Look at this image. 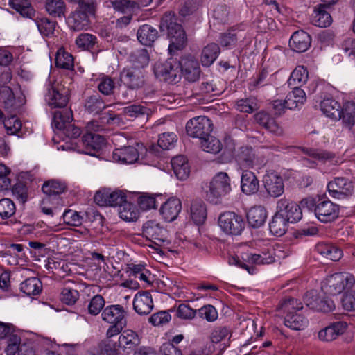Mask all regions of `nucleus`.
I'll use <instances>...</instances> for the list:
<instances>
[{
  "label": "nucleus",
  "instance_id": "1",
  "mask_svg": "<svg viewBox=\"0 0 355 355\" xmlns=\"http://www.w3.org/2000/svg\"><path fill=\"white\" fill-rule=\"evenodd\" d=\"M159 28L161 31H167L168 37L170 38L168 51L171 55L186 46L187 38L185 31L182 26L177 23L174 14L165 13L162 17Z\"/></svg>",
  "mask_w": 355,
  "mask_h": 355
},
{
  "label": "nucleus",
  "instance_id": "2",
  "mask_svg": "<svg viewBox=\"0 0 355 355\" xmlns=\"http://www.w3.org/2000/svg\"><path fill=\"white\" fill-rule=\"evenodd\" d=\"M302 308V303L294 298L285 300L281 304L279 309L286 313L284 324L287 327L293 330H301L307 326L308 320L299 313Z\"/></svg>",
  "mask_w": 355,
  "mask_h": 355
},
{
  "label": "nucleus",
  "instance_id": "3",
  "mask_svg": "<svg viewBox=\"0 0 355 355\" xmlns=\"http://www.w3.org/2000/svg\"><path fill=\"white\" fill-rule=\"evenodd\" d=\"M205 190V198L212 204L220 202L223 197L228 194L231 190V180L227 173L219 172L216 173Z\"/></svg>",
  "mask_w": 355,
  "mask_h": 355
},
{
  "label": "nucleus",
  "instance_id": "4",
  "mask_svg": "<svg viewBox=\"0 0 355 355\" xmlns=\"http://www.w3.org/2000/svg\"><path fill=\"white\" fill-rule=\"evenodd\" d=\"M126 312L121 305H110L106 306L101 313L103 321L110 324L107 334L119 335L127 324Z\"/></svg>",
  "mask_w": 355,
  "mask_h": 355
},
{
  "label": "nucleus",
  "instance_id": "5",
  "mask_svg": "<svg viewBox=\"0 0 355 355\" xmlns=\"http://www.w3.org/2000/svg\"><path fill=\"white\" fill-rule=\"evenodd\" d=\"M355 283L354 277L349 273H335L326 279L322 289L327 294L336 295L344 290L352 287Z\"/></svg>",
  "mask_w": 355,
  "mask_h": 355
},
{
  "label": "nucleus",
  "instance_id": "6",
  "mask_svg": "<svg viewBox=\"0 0 355 355\" xmlns=\"http://www.w3.org/2000/svg\"><path fill=\"white\" fill-rule=\"evenodd\" d=\"M178 60L173 58L157 61L153 66V73L160 80L169 83H176L180 80Z\"/></svg>",
  "mask_w": 355,
  "mask_h": 355
},
{
  "label": "nucleus",
  "instance_id": "7",
  "mask_svg": "<svg viewBox=\"0 0 355 355\" xmlns=\"http://www.w3.org/2000/svg\"><path fill=\"white\" fill-rule=\"evenodd\" d=\"M218 225L228 235H240L245 227V221L241 215L234 211H225L218 218Z\"/></svg>",
  "mask_w": 355,
  "mask_h": 355
},
{
  "label": "nucleus",
  "instance_id": "8",
  "mask_svg": "<svg viewBox=\"0 0 355 355\" xmlns=\"http://www.w3.org/2000/svg\"><path fill=\"white\" fill-rule=\"evenodd\" d=\"M213 130V124L211 120L205 116H199L190 119L186 125V131L188 135L205 139Z\"/></svg>",
  "mask_w": 355,
  "mask_h": 355
},
{
  "label": "nucleus",
  "instance_id": "9",
  "mask_svg": "<svg viewBox=\"0 0 355 355\" xmlns=\"http://www.w3.org/2000/svg\"><path fill=\"white\" fill-rule=\"evenodd\" d=\"M329 196L336 199H345L354 192L352 181L345 177H336L327 184Z\"/></svg>",
  "mask_w": 355,
  "mask_h": 355
},
{
  "label": "nucleus",
  "instance_id": "10",
  "mask_svg": "<svg viewBox=\"0 0 355 355\" xmlns=\"http://www.w3.org/2000/svg\"><path fill=\"white\" fill-rule=\"evenodd\" d=\"M69 90L59 83L49 85L46 94V101L52 107H64L69 101Z\"/></svg>",
  "mask_w": 355,
  "mask_h": 355
},
{
  "label": "nucleus",
  "instance_id": "11",
  "mask_svg": "<svg viewBox=\"0 0 355 355\" xmlns=\"http://www.w3.org/2000/svg\"><path fill=\"white\" fill-rule=\"evenodd\" d=\"M241 259L243 261L240 260L238 257H233L230 260V263L245 269L249 273H252L250 271L252 268L249 264H270L275 261V257L272 254L263 252L262 254L245 252L241 254Z\"/></svg>",
  "mask_w": 355,
  "mask_h": 355
},
{
  "label": "nucleus",
  "instance_id": "12",
  "mask_svg": "<svg viewBox=\"0 0 355 355\" xmlns=\"http://www.w3.org/2000/svg\"><path fill=\"white\" fill-rule=\"evenodd\" d=\"M180 77L190 83L197 81L200 76V67L198 61L192 55H185L178 61Z\"/></svg>",
  "mask_w": 355,
  "mask_h": 355
},
{
  "label": "nucleus",
  "instance_id": "13",
  "mask_svg": "<svg viewBox=\"0 0 355 355\" xmlns=\"http://www.w3.org/2000/svg\"><path fill=\"white\" fill-rule=\"evenodd\" d=\"M24 103V98L21 96L16 98L10 87L0 86V105L8 113H19Z\"/></svg>",
  "mask_w": 355,
  "mask_h": 355
},
{
  "label": "nucleus",
  "instance_id": "14",
  "mask_svg": "<svg viewBox=\"0 0 355 355\" xmlns=\"http://www.w3.org/2000/svg\"><path fill=\"white\" fill-rule=\"evenodd\" d=\"M277 211L291 223H297L302 218V211L300 206L295 202L287 198H281L277 201Z\"/></svg>",
  "mask_w": 355,
  "mask_h": 355
},
{
  "label": "nucleus",
  "instance_id": "15",
  "mask_svg": "<svg viewBox=\"0 0 355 355\" xmlns=\"http://www.w3.org/2000/svg\"><path fill=\"white\" fill-rule=\"evenodd\" d=\"M94 198L99 206L119 207L126 200V196L121 191L103 189L97 191Z\"/></svg>",
  "mask_w": 355,
  "mask_h": 355
},
{
  "label": "nucleus",
  "instance_id": "16",
  "mask_svg": "<svg viewBox=\"0 0 355 355\" xmlns=\"http://www.w3.org/2000/svg\"><path fill=\"white\" fill-rule=\"evenodd\" d=\"M263 183L266 192L271 197H279L284 191L283 178L275 171L266 172L263 178Z\"/></svg>",
  "mask_w": 355,
  "mask_h": 355
},
{
  "label": "nucleus",
  "instance_id": "17",
  "mask_svg": "<svg viewBox=\"0 0 355 355\" xmlns=\"http://www.w3.org/2000/svg\"><path fill=\"white\" fill-rule=\"evenodd\" d=\"M142 234L156 245H161L167 241L166 230L155 220H148L142 227Z\"/></svg>",
  "mask_w": 355,
  "mask_h": 355
},
{
  "label": "nucleus",
  "instance_id": "18",
  "mask_svg": "<svg viewBox=\"0 0 355 355\" xmlns=\"http://www.w3.org/2000/svg\"><path fill=\"white\" fill-rule=\"evenodd\" d=\"M121 80L130 90H137L141 88L145 83L143 71L139 69H124L121 73Z\"/></svg>",
  "mask_w": 355,
  "mask_h": 355
},
{
  "label": "nucleus",
  "instance_id": "19",
  "mask_svg": "<svg viewBox=\"0 0 355 355\" xmlns=\"http://www.w3.org/2000/svg\"><path fill=\"white\" fill-rule=\"evenodd\" d=\"M315 214L322 223H329L338 217L339 207L330 200H324L315 205Z\"/></svg>",
  "mask_w": 355,
  "mask_h": 355
},
{
  "label": "nucleus",
  "instance_id": "20",
  "mask_svg": "<svg viewBox=\"0 0 355 355\" xmlns=\"http://www.w3.org/2000/svg\"><path fill=\"white\" fill-rule=\"evenodd\" d=\"M304 302L311 309L317 311L329 312L335 306L334 302L331 299L326 297H319L315 291H311L306 293Z\"/></svg>",
  "mask_w": 355,
  "mask_h": 355
},
{
  "label": "nucleus",
  "instance_id": "21",
  "mask_svg": "<svg viewBox=\"0 0 355 355\" xmlns=\"http://www.w3.org/2000/svg\"><path fill=\"white\" fill-rule=\"evenodd\" d=\"M347 323L344 321L331 322L327 327L319 331L318 337L323 342H331L343 335L347 329Z\"/></svg>",
  "mask_w": 355,
  "mask_h": 355
},
{
  "label": "nucleus",
  "instance_id": "22",
  "mask_svg": "<svg viewBox=\"0 0 355 355\" xmlns=\"http://www.w3.org/2000/svg\"><path fill=\"white\" fill-rule=\"evenodd\" d=\"M254 119L257 124L269 132L276 136L283 135V128L269 113L263 110L258 112L254 115Z\"/></svg>",
  "mask_w": 355,
  "mask_h": 355
},
{
  "label": "nucleus",
  "instance_id": "23",
  "mask_svg": "<svg viewBox=\"0 0 355 355\" xmlns=\"http://www.w3.org/2000/svg\"><path fill=\"white\" fill-rule=\"evenodd\" d=\"M133 308L139 315H148L153 309V302L150 292H138L134 297Z\"/></svg>",
  "mask_w": 355,
  "mask_h": 355
},
{
  "label": "nucleus",
  "instance_id": "24",
  "mask_svg": "<svg viewBox=\"0 0 355 355\" xmlns=\"http://www.w3.org/2000/svg\"><path fill=\"white\" fill-rule=\"evenodd\" d=\"M114 161L123 164H133L139 158V149L133 146H123L114 150Z\"/></svg>",
  "mask_w": 355,
  "mask_h": 355
},
{
  "label": "nucleus",
  "instance_id": "25",
  "mask_svg": "<svg viewBox=\"0 0 355 355\" xmlns=\"http://www.w3.org/2000/svg\"><path fill=\"white\" fill-rule=\"evenodd\" d=\"M311 36L304 31H295L290 38L289 46L297 53L305 52L311 46Z\"/></svg>",
  "mask_w": 355,
  "mask_h": 355
},
{
  "label": "nucleus",
  "instance_id": "26",
  "mask_svg": "<svg viewBox=\"0 0 355 355\" xmlns=\"http://www.w3.org/2000/svg\"><path fill=\"white\" fill-rule=\"evenodd\" d=\"M127 272L129 273L130 277L138 278L143 283V288H147L153 284V276L150 271L142 264H129Z\"/></svg>",
  "mask_w": 355,
  "mask_h": 355
},
{
  "label": "nucleus",
  "instance_id": "27",
  "mask_svg": "<svg viewBox=\"0 0 355 355\" xmlns=\"http://www.w3.org/2000/svg\"><path fill=\"white\" fill-rule=\"evenodd\" d=\"M82 142L85 147V153L94 155L105 144V138L98 134L88 132L83 135Z\"/></svg>",
  "mask_w": 355,
  "mask_h": 355
},
{
  "label": "nucleus",
  "instance_id": "28",
  "mask_svg": "<svg viewBox=\"0 0 355 355\" xmlns=\"http://www.w3.org/2000/svg\"><path fill=\"white\" fill-rule=\"evenodd\" d=\"M241 188L243 193H256L259 189V182L255 174L249 170H243L241 177Z\"/></svg>",
  "mask_w": 355,
  "mask_h": 355
},
{
  "label": "nucleus",
  "instance_id": "29",
  "mask_svg": "<svg viewBox=\"0 0 355 355\" xmlns=\"http://www.w3.org/2000/svg\"><path fill=\"white\" fill-rule=\"evenodd\" d=\"M182 209V203L180 199L169 198L160 209V213L164 220L168 222L173 221Z\"/></svg>",
  "mask_w": 355,
  "mask_h": 355
},
{
  "label": "nucleus",
  "instance_id": "30",
  "mask_svg": "<svg viewBox=\"0 0 355 355\" xmlns=\"http://www.w3.org/2000/svg\"><path fill=\"white\" fill-rule=\"evenodd\" d=\"M67 23L70 29L74 31L87 29L89 26L88 15L77 9L70 14L67 19Z\"/></svg>",
  "mask_w": 355,
  "mask_h": 355
},
{
  "label": "nucleus",
  "instance_id": "31",
  "mask_svg": "<svg viewBox=\"0 0 355 355\" xmlns=\"http://www.w3.org/2000/svg\"><path fill=\"white\" fill-rule=\"evenodd\" d=\"M266 218L267 211L263 206H254L250 209L247 214L248 222L254 228L261 227Z\"/></svg>",
  "mask_w": 355,
  "mask_h": 355
},
{
  "label": "nucleus",
  "instance_id": "32",
  "mask_svg": "<svg viewBox=\"0 0 355 355\" xmlns=\"http://www.w3.org/2000/svg\"><path fill=\"white\" fill-rule=\"evenodd\" d=\"M171 165L178 179L184 180L189 177L190 169L187 159L184 156L179 155L173 157L171 160Z\"/></svg>",
  "mask_w": 355,
  "mask_h": 355
},
{
  "label": "nucleus",
  "instance_id": "33",
  "mask_svg": "<svg viewBox=\"0 0 355 355\" xmlns=\"http://www.w3.org/2000/svg\"><path fill=\"white\" fill-rule=\"evenodd\" d=\"M138 40L145 46H151L158 37V31L152 26L144 24L137 33Z\"/></svg>",
  "mask_w": 355,
  "mask_h": 355
},
{
  "label": "nucleus",
  "instance_id": "34",
  "mask_svg": "<svg viewBox=\"0 0 355 355\" xmlns=\"http://www.w3.org/2000/svg\"><path fill=\"white\" fill-rule=\"evenodd\" d=\"M320 109L327 116L333 119H340V105L332 98H326L321 101Z\"/></svg>",
  "mask_w": 355,
  "mask_h": 355
},
{
  "label": "nucleus",
  "instance_id": "35",
  "mask_svg": "<svg viewBox=\"0 0 355 355\" xmlns=\"http://www.w3.org/2000/svg\"><path fill=\"white\" fill-rule=\"evenodd\" d=\"M190 216L196 225L204 223L207 218V209L202 200H195L192 201L190 207Z\"/></svg>",
  "mask_w": 355,
  "mask_h": 355
},
{
  "label": "nucleus",
  "instance_id": "36",
  "mask_svg": "<svg viewBox=\"0 0 355 355\" xmlns=\"http://www.w3.org/2000/svg\"><path fill=\"white\" fill-rule=\"evenodd\" d=\"M149 54L146 49H139L132 51L129 55L131 68L142 70L149 63Z\"/></svg>",
  "mask_w": 355,
  "mask_h": 355
},
{
  "label": "nucleus",
  "instance_id": "37",
  "mask_svg": "<svg viewBox=\"0 0 355 355\" xmlns=\"http://www.w3.org/2000/svg\"><path fill=\"white\" fill-rule=\"evenodd\" d=\"M315 250L327 259L337 261L343 255V252L338 247L327 243H319L315 246Z\"/></svg>",
  "mask_w": 355,
  "mask_h": 355
},
{
  "label": "nucleus",
  "instance_id": "38",
  "mask_svg": "<svg viewBox=\"0 0 355 355\" xmlns=\"http://www.w3.org/2000/svg\"><path fill=\"white\" fill-rule=\"evenodd\" d=\"M107 106L102 97L98 93H95L86 98L84 104L85 110L94 114H99Z\"/></svg>",
  "mask_w": 355,
  "mask_h": 355
},
{
  "label": "nucleus",
  "instance_id": "39",
  "mask_svg": "<svg viewBox=\"0 0 355 355\" xmlns=\"http://www.w3.org/2000/svg\"><path fill=\"white\" fill-rule=\"evenodd\" d=\"M305 92L298 86H295L293 91L289 92L286 98L287 108L293 110L302 106L306 101Z\"/></svg>",
  "mask_w": 355,
  "mask_h": 355
},
{
  "label": "nucleus",
  "instance_id": "40",
  "mask_svg": "<svg viewBox=\"0 0 355 355\" xmlns=\"http://www.w3.org/2000/svg\"><path fill=\"white\" fill-rule=\"evenodd\" d=\"M67 189V184L60 180L51 179L45 181L42 190L46 196H57L64 193Z\"/></svg>",
  "mask_w": 355,
  "mask_h": 355
},
{
  "label": "nucleus",
  "instance_id": "41",
  "mask_svg": "<svg viewBox=\"0 0 355 355\" xmlns=\"http://www.w3.org/2000/svg\"><path fill=\"white\" fill-rule=\"evenodd\" d=\"M288 223L289 222L277 211L270 223V231L273 235L281 236L286 233Z\"/></svg>",
  "mask_w": 355,
  "mask_h": 355
},
{
  "label": "nucleus",
  "instance_id": "42",
  "mask_svg": "<svg viewBox=\"0 0 355 355\" xmlns=\"http://www.w3.org/2000/svg\"><path fill=\"white\" fill-rule=\"evenodd\" d=\"M44 7L46 12L53 17H65L67 6L63 0H45Z\"/></svg>",
  "mask_w": 355,
  "mask_h": 355
},
{
  "label": "nucleus",
  "instance_id": "43",
  "mask_svg": "<svg viewBox=\"0 0 355 355\" xmlns=\"http://www.w3.org/2000/svg\"><path fill=\"white\" fill-rule=\"evenodd\" d=\"M117 340L121 349H133L140 343L138 335L129 329L123 331Z\"/></svg>",
  "mask_w": 355,
  "mask_h": 355
},
{
  "label": "nucleus",
  "instance_id": "44",
  "mask_svg": "<svg viewBox=\"0 0 355 355\" xmlns=\"http://www.w3.org/2000/svg\"><path fill=\"white\" fill-rule=\"evenodd\" d=\"M220 52V47L216 43L205 46L201 53V62L203 66L209 67L214 63Z\"/></svg>",
  "mask_w": 355,
  "mask_h": 355
},
{
  "label": "nucleus",
  "instance_id": "45",
  "mask_svg": "<svg viewBox=\"0 0 355 355\" xmlns=\"http://www.w3.org/2000/svg\"><path fill=\"white\" fill-rule=\"evenodd\" d=\"M9 5L24 17L31 19L35 15V10L28 0H9Z\"/></svg>",
  "mask_w": 355,
  "mask_h": 355
},
{
  "label": "nucleus",
  "instance_id": "46",
  "mask_svg": "<svg viewBox=\"0 0 355 355\" xmlns=\"http://www.w3.org/2000/svg\"><path fill=\"white\" fill-rule=\"evenodd\" d=\"M327 8L324 6H318L314 10V13L312 16V24L319 27L329 26L332 21L330 14L327 12Z\"/></svg>",
  "mask_w": 355,
  "mask_h": 355
},
{
  "label": "nucleus",
  "instance_id": "47",
  "mask_svg": "<svg viewBox=\"0 0 355 355\" xmlns=\"http://www.w3.org/2000/svg\"><path fill=\"white\" fill-rule=\"evenodd\" d=\"M340 119L346 127L351 129L355 123V103L346 102L340 110Z\"/></svg>",
  "mask_w": 355,
  "mask_h": 355
},
{
  "label": "nucleus",
  "instance_id": "48",
  "mask_svg": "<svg viewBox=\"0 0 355 355\" xmlns=\"http://www.w3.org/2000/svg\"><path fill=\"white\" fill-rule=\"evenodd\" d=\"M116 335L110 336L106 333V338L99 344V348L101 353L104 355H118L121 347L118 340L114 339Z\"/></svg>",
  "mask_w": 355,
  "mask_h": 355
},
{
  "label": "nucleus",
  "instance_id": "49",
  "mask_svg": "<svg viewBox=\"0 0 355 355\" xmlns=\"http://www.w3.org/2000/svg\"><path fill=\"white\" fill-rule=\"evenodd\" d=\"M236 159L241 165L252 167L255 159V154L252 148L250 146L239 148L236 155Z\"/></svg>",
  "mask_w": 355,
  "mask_h": 355
},
{
  "label": "nucleus",
  "instance_id": "50",
  "mask_svg": "<svg viewBox=\"0 0 355 355\" xmlns=\"http://www.w3.org/2000/svg\"><path fill=\"white\" fill-rule=\"evenodd\" d=\"M309 73L308 70L304 66H297L291 73V75L288 80L289 86L299 87L305 84L308 80Z\"/></svg>",
  "mask_w": 355,
  "mask_h": 355
},
{
  "label": "nucleus",
  "instance_id": "51",
  "mask_svg": "<svg viewBox=\"0 0 355 355\" xmlns=\"http://www.w3.org/2000/svg\"><path fill=\"white\" fill-rule=\"evenodd\" d=\"M20 289L28 296L37 295L42 291V284L37 277L28 278L21 284Z\"/></svg>",
  "mask_w": 355,
  "mask_h": 355
},
{
  "label": "nucleus",
  "instance_id": "52",
  "mask_svg": "<svg viewBox=\"0 0 355 355\" xmlns=\"http://www.w3.org/2000/svg\"><path fill=\"white\" fill-rule=\"evenodd\" d=\"M257 99L254 97L239 99L235 103V108L241 112L251 114L259 108Z\"/></svg>",
  "mask_w": 355,
  "mask_h": 355
},
{
  "label": "nucleus",
  "instance_id": "53",
  "mask_svg": "<svg viewBox=\"0 0 355 355\" xmlns=\"http://www.w3.org/2000/svg\"><path fill=\"white\" fill-rule=\"evenodd\" d=\"M73 120V114L71 110H64L62 111H55L53 113V125L60 130Z\"/></svg>",
  "mask_w": 355,
  "mask_h": 355
},
{
  "label": "nucleus",
  "instance_id": "54",
  "mask_svg": "<svg viewBox=\"0 0 355 355\" xmlns=\"http://www.w3.org/2000/svg\"><path fill=\"white\" fill-rule=\"evenodd\" d=\"M302 150L305 155L324 163L331 162L336 157L334 153L322 149L302 148Z\"/></svg>",
  "mask_w": 355,
  "mask_h": 355
},
{
  "label": "nucleus",
  "instance_id": "55",
  "mask_svg": "<svg viewBox=\"0 0 355 355\" xmlns=\"http://www.w3.org/2000/svg\"><path fill=\"white\" fill-rule=\"evenodd\" d=\"M40 33L44 37H51L54 34L57 22L47 17L37 18L35 20Z\"/></svg>",
  "mask_w": 355,
  "mask_h": 355
},
{
  "label": "nucleus",
  "instance_id": "56",
  "mask_svg": "<svg viewBox=\"0 0 355 355\" xmlns=\"http://www.w3.org/2000/svg\"><path fill=\"white\" fill-rule=\"evenodd\" d=\"M119 214L121 218L126 221H132L139 216V212L136 207L127 200L119 206Z\"/></svg>",
  "mask_w": 355,
  "mask_h": 355
},
{
  "label": "nucleus",
  "instance_id": "57",
  "mask_svg": "<svg viewBox=\"0 0 355 355\" xmlns=\"http://www.w3.org/2000/svg\"><path fill=\"white\" fill-rule=\"evenodd\" d=\"M10 116H8L6 121H4V128L6 130V133L8 135H18L21 132L22 128L21 121L17 118L16 114L17 113H9Z\"/></svg>",
  "mask_w": 355,
  "mask_h": 355
},
{
  "label": "nucleus",
  "instance_id": "58",
  "mask_svg": "<svg viewBox=\"0 0 355 355\" xmlns=\"http://www.w3.org/2000/svg\"><path fill=\"white\" fill-rule=\"evenodd\" d=\"M55 65L58 68L72 69L73 68V58L68 52L59 49L55 56Z\"/></svg>",
  "mask_w": 355,
  "mask_h": 355
},
{
  "label": "nucleus",
  "instance_id": "59",
  "mask_svg": "<svg viewBox=\"0 0 355 355\" xmlns=\"http://www.w3.org/2000/svg\"><path fill=\"white\" fill-rule=\"evenodd\" d=\"M200 145L204 151L214 154L219 153L222 149L220 141L210 135L201 139Z\"/></svg>",
  "mask_w": 355,
  "mask_h": 355
},
{
  "label": "nucleus",
  "instance_id": "60",
  "mask_svg": "<svg viewBox=\"0 0 355 355\" xmlns=\"http://www.w3.org/2000/svg\"><path fill=\"white\" fill-rule=\"evenodd\" d=\"M98 89L105 96L114 94L115 89V82L113 78L108 76H103L98 79Z\"/></svg>",
  "mask_w": 355,
  "mask_h": 355
},
{
  "label": "nucleus",
  "instance_id": "61",
  "mask_svg": "<svg viewBox=\"0 0 355 355\" xmlns=\"http://www.w3.org/2000/svg\"><path fill=\"white\" fill-rule=\"evenodd\" d=\"M123 112L129 117L137 118L143 116H149L151 110L140 104H134L123 108Z\"/></svg>",
  "mask_w": 355,
  "mask_h": 355
},
{
  "label": "nucleus",
  "instance_id": "62",
  "mask_svg": "<svg viewBox=\"0 0 355 355\" xmlns=\"http://www.w3.org/2000/svg\"><path fill=\"white\" fill-rule=\"evenodd\" d=\"M16 212L15 202L10 198L0 200V216L2 219H8L13 216Z\"/></svg>",
  "mask_w": 355,
  "mask_h": 355
},
{
  "label": "nucleus",
  "instance_id": "63",
  "mask_svg": "<svg viewBox=\"0 0 355 355\" xmlns=\"http://www.w3.org/2000/svg\"><path fill=\"white\" fill-rule=\"evenodd\" d=\"M178 140L177 135L173 132H164L159 135L158 146L163 150H169L175 146Z\"/></svg>",
  "mask_w": 355,
  "mask_h": 355
},
{
  "label": "nucleus",
  "instance_id": "64",
  "mask_svg": "<svg viewBox=\"0 0 355 355\" xmlns=\"http://www.w3.org/2000/svg\"><path fill=\"white\" fill-rule=\"evenodd\" d=\"M96 42V37L89 33H81L76 39V44L83 49L92 48Z\"/></svg>",
  "mask_w": 355,
  "mask_h": 355
}]
</instances>
